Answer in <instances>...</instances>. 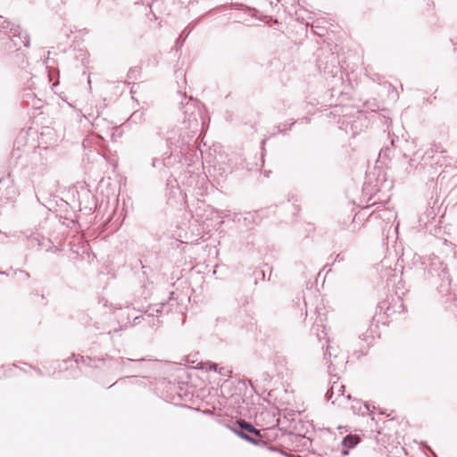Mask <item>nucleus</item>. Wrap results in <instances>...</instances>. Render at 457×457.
<instances>
[{
  "label": "nucleus",
  "mask_w": 457,
  "mask_h": 457,
  "mask_svg": "<svg viewBox=\"0 0 457 457\" xmlns=\"http://www.w3.org/2000/svg\"><path fill=\"white\" fill-rule=\"evenodd\" d=\"M79 361L84 363L85 365L87 366H90V367H95V368H99L100 365H99V361H97V360L96 359H92L90 357H84V356H79L78 355L77 359H76V362L77 364L79 362Z\"/></svg>",
  "instance_id": "18"
},
{
  "label": "nucleus",
  "mask_w": 457,
  "mask_h": 457,
  "mask_svg": "<svg viewBox=\"0 0 457 457\" xmlns=\"http://www.w3.org/2000/svg\"><path fill=\"white\" fill-rule=\"evenodd\" d=\"M360 443V437L356 435H347L342 440L343 448L341 449V453L343 455H347L349 453V449L355 447Z\"/></svg>",
  "instance_id": "11"
},
{
  "label": "nucleus",
  "mask_w": 457,
  "mask_h": 457,
  "mask_svg": "<svg viewBox=\"0 0 457 457\" xmlns=\"http://www.w3.org/2000/svg\"><path fill=\"white\" fill-rule=\"evenodd\" d=\"M197 133L193 132L191 129H186L182 122L180 128L173 129L169 132L167 143L170 146L173 145L175 148H179L180 154H183Z\"/></svg>",
  "instance_id": "7"
},
{
  "label": "nucleus",
  "mask_w": 457,
  "mask_h": 457,
  "mask_svg": "<svg viewBox=\"0 0 457 457\" xmlns=\"http://www.w3.org/2000/svg\"><path fill=\"white\" fill-rule=\"evenodd\" d=\"M145 112L144 108L136 110L129 117V121L135 124H139L145 121Z\"/></svg>",
  "instance_id": "15"
},
{
  "label": "nucleus",
  "mask_w": 457,
  "mask_h": 457,
  "mask_svg": "<svg viewBox=\"0 0 457 457\" xmlns=\"http://www.w3.org/2000/svg\"><path fill=\"white\" fill-rule=\"evenodd\" d=\"M328 58H330V65L328 64V62L325 63L320 58L317 62L318 68L325 76L336 77L341 69L339 65L336 64L337 60L333 54H330Z\"/></svg>",
  "instance_id": "9"
},
{
  "label": "nucleus",
  "mask_w": 457,
  "mask_h": 457,
  "mask_svg": "<svg viewBox=\"0 0 457 457\" xmlns=\"http://www.w3.org/2000/svg\"><path fill=\"white\" fill-rule=\"evenodd\" d=\"M327 348L324 353V356L327 359L328 356L329 357V364H328V373L330 375V382L332 383L331 387L327 391L325 397L328 401L332 400L334 395H337L338 396H341L344 395L345 392V386L338 384V377L336 374H333V371L336 370V368L339 364H343V360L339 362L337 361V355L334 353L335 349L333 346L329 345V339H327Z\"/></svg>",
  "instance_id": "5"
},
{
  "label": "nucleus",
  "mask_w": 457,
  "mask_h": 457,
  "mask_svg": "<svg viewBox=\"0 0 457 457\" xmlns=\"http://www.w3.org/2000/svg\"><path fill=\"white\" fill-rule=\"evenodd\" d=\"M364 406H365V408H366V410H367V411H370V404L365 403V404H364Z\"/></svg>",
  "instance_id": "36"
},
{
  "label": "nucleus",
  "mask_w": 457,
  "mask_h": 457,
  "mask_svg": "<svg viewBox=\"0 0 457 457\" xmlns=\"http://www.w3.org/2000/svg\"><path fill=\"white\" fill-rule=\"evenodd\" d=\"M197 25V21H193L183 29L181 33H183L184 38L183 41L188 37V35L193 31L195 27Z\"/></svg>",
  "instance_id": "19"
},
{
  "label": "nucleus",
  "mask_w": 457,
  "mask_h": 457,
  "mask_svg": "<svg viewBox=\"0 0 457 457\" xmlns=\"http://www.w3.org/2000/svg\"><path fill=\"white\" fill-rule=\"evenodd\" d=\"M359 338L367 342L368 345L370 344V339H372V337L370 335H368L367 333H363L362 335H361L359 337Z\"/></svg>",
  "instance_id": "23"
},
{
  "label": "nucleus",
  "mask_w": 457,
  "mask_h": 457,
  "mask_svg": "<svg viewBox=\"0 0 457 457\" xmlns=\"http://www.w3.org/2000/svg\"><path fill=\"white\" fill-rule=\"evenodd\" d=\"M20 273L25 278H29L30 276H29V273L25 271V270H20Z\"/></svg>",
  "instance_id": "31"
},
{
  "label": "nucleus",
  "mask_w": 457,
  "mask_h": 457,
  "mask_svg": "<svg viewBox=\"0 0 457 457\" xmlns=\"http://www.w3.org/2000/svg\"><path fill=\"white\" fill-rule=\"evenodd\" d=\"M453 45L454 47V51L457 52V38H456V41H453Z\"/></svg>",
  "instance_id": "35"
},
{
  "label": "nucleus",
  "mask_w": 457,
  "mask_h": 457,
  "mask_svg": "<svg viewBox=\"0 0 457 457\" xmlns=\"http://www.w3.org/2000/svg\"><path fill=\"white\" fill-rule=\"evenodd\" d=\"M395 312H403V303H402V300L399 297L397 298L396 302L394 304H391L386 308V312L387 316H390L392 315V313Z\"/></svg>",
  "instance_id": "16"
},
{
  "label": "nucleus",
  "mask_w": 457,
  "mask_h": 457,
  "mask_svg": "<svg viewBox=\"0 0 457 457\" xmlns=\"http://www.w3.org/2000/svg\"><path fill=\"white\" fill-rule=\"evenodd\" d=\"M427 212H428V213H425L424 215H427V218H428V219L430 216H432V215H433V217L435 216V212H434V210H430V211H429V210H428V211H427Z\"/></svg>",
  "instance_id": "30"
},
{
  "label": "nucleus",
  "mask_w": 457,
  "mask_h": 457,
  "mask_svg": "<svg viewBox=\"0 0 457 457\" xmlns=\"http://www.w3.org/2000/svg\"><path fill=\"white\" fill-rule=\"evenodd\" d=\"M142 320L146 321L151 327H154L156 322H159V320L154 318V313L145 312L144 315L137 316L133 319L132 326L139 325Z\"/></svg>",
  "instance_id": "14"
},
{
  "label": "nucleus",
  "mask_w": 457,
  "mask_h": 457,
  "mask_svg": "<svg viewBox=\"0 0 457 457\" xmlns=\"http://www.w3.org/2000/svg\"><path fill=\"white\" fill-rule=\"evenodd\" d=\"M325 328L320 325H317L316 330H317V337L318 339L320 341L322 338L326 337V332L324 331Z\"/></svg>",
  "instance_id": "21"
},
{
  "label": "nucleus",
  "mask_w": 457,
  "mask_h": 457,
  "mask_svg": "<svg viewBox=\"0 0 457 457\" xmlns=\"http://www.w3.org/2000/svg\"><path fill=\"white\" fill-rule=\"evenodd\" d=\"M158 162V160H157L156 158H154V159L152 160V167H153V168H155V167H156V162Z\"/></svg>",
  "instance_id": "33"
},
{
  "label": "nucleus",
  "mask_w": 457,
  "mask_h": 457,
  "mask_svg": "<svg viewBox=\"0 0 457 457\" xmlns=\"http://www.w3.org/2000/svg\"><path fill=\"white\" fill-rule=\"evenodd\" d=\"M0 33H4V36L15 34L19 37L21 35V26L0 16ZM21 35L25 36L22 33Z\"/></svg>",
  "instance_id": "10"
},
{
  "label": "nucleus",
  "mask_w": 457,
  "mask_h": 457,
  "mask_svg": "<svg viewBox=\"0 0 457 457\" xmlns=\"http://www.w3.org/2000/svg\"><path fill=\"white\" fill-rule=\"evenodd\" d=\"M3 272L0 271V274H2Z\"/></svg>",
  "instance_id": "39"
},
{
  "label": "nucleus",
  "mask_w": 457,
  "mask_h": 457,
  "mask_svg": "<svg viewBox=\"0 0 457 457\" xmlns=\"http://www.w3.org/2000/svg\"><path fill=\"white\" fill-rule=\"evenodd\" d=\"M21 33L25 36L20 35L18 37L15 34H11V37L15 38V43H21V46L28 47L29 46V36L26 30L21 28Z\"/></svg>",
  "instance_id": "17"
},
{
  "label": "nucleus",
  "mask_w": 457,
  "mask_h": 457,
  "mask_svg": "<svg viewBox=\"0 0 457 457\" xmlns=\"http://www.w3.org/2000/svg\"><path fill=\"white\" fill-rule=\"evenodd\" d=\"M390 139V145H385L379 152V158L390 159L400 158L404 156L413 155L417 153V144L415 139H410L402 136L401 137L388 133Z\"/></svg>",
  "instance_id": "3"
},
{
  "label": "nucleus",
  "mask_w": 457,
  "mask_h": 457,
  "mask_svg": "<svg viewBox=\"0 0 457 457\" xmlns=\"http://www.w3.org/2000/svg\"><path fill=\"white\" fill-rule=\"evenodd\" d=\"M141 364H127L123 366L122 374L126 375L125 378L137 377L143 372V365Z\"/></svg>",
  "instance_id": "12"
},
{
  "label": "nucleus",
  "mask_w": 457,
  "mask_h": 457,
  "mask_svg": "<svg viewBox=\"0 0 457 457\" xmlns=\"http://www.w3.org/2000/svg\"><path fill=\"white\" fill-rule=\"evenodd\" d=\"M209 364V370H214V371H217L218 370V364L216 363H212V362H210L208 363Z\"/></svg>",
  "instance_id": "29"
},
{
  "label": "nucleus",
  "mask_w": 457,
  "mask_h": 457,
  "mask_svg": "<svg viewBox=\"0 0 457 457\" xmlns=\"http://www.w3.org/2000/svg\"><path fill=\"white\" fill-rule=\"evenodd\" d=\"M97 361L101 362L104 366H105L112 371L116 372L118 374H122L123 366L127 364H141L142 362H145L146 361L144 358L131 359L124 357H106L97 359Z\"/></svg>",
  "instance_id": "8"
},
{
  "label": "nucleus",
  "mask_w": 457,
  "mask_h": 457,
  "mask_svg": "<svg viewBox=\"0 0 457 457\" xmlns=\"http://www.w3.org/2000/svg\"><path fill=\"white\" fill-rule=\"evenodd\" d=\"M164 305H166V303H162L158 304V308L155 309V312H160L161 309L163 308Z\"/></svg>",
  "instance_id": "32"
},
{
  "label": "nucleus",
  "mask_w": 457,
  "mask_h": 457,
  "mask_svg": "<svg viewBox=\"0 0 457 457\" xmlns=\"http://www.w3.org/2000/svg\"><path fill=\"white\" fill-rule=\"evenodd\" d=\"M175 76H176V79H183V83H186L185 73L183 71H179V70L176 71Z\"/></svg>",
  "instance_id": "25"
},
{
  "label": "nucleus",
  "mask_w": 457,
  "mask_h": 457,
  "mask_svg": "<svg viewBox=\"0 0 457 457\" xmlns=\"http://www.w3.org/2000/svg\"><path fill=\"white\" fill-rule=\"evenodd\" d=\"M230 429L239 437L254 445H259L263 443V436L261 434V430L254 428L253 425L245 420H237L230 427Z\"/></svg>",
  "instance_id": "6"
},
{
  "label": "nucleus",
  "mask_w": 457,
  "mask_h": 457,
  "mask_svg": "<svg viewBox=\"0 0 457 457\" xmlns=\"http://www.w3.org/2000/svg\"><path fill=\"white\" fill-rule=\"evenodd\" d=\"M37 373H38L39 375H42V372H41V370H37Z\"/></svg>",
  "instance_id": "37"
},
{
  "label": "nucleus",
  "mask_w": 457,
  "mask_h": 457,
  "mask_svg": "<svg viewBox=\"0 0 457 457\" xmlns=\"http://www.w3.org/2000/svg\"><path fill=\"white\" fill-rule=\"evenodd\" d=\"M137 68L130 69L129 71V72H128V78H129V79H137Z\"/></svg>",
  "instance_id": "24"
},
{
  "label": "nucleus",
  "mask_w": 457,
  "mask_h": 457,
  "mask_svg": "<svg viewBox=\"0 0 457 457\" xmlns=\"http://www.w3.org/2000/svg\"><path fill=\"white\" fill-rule=\"evenodd\" d=\"M427 271L431 278H437L441 281L436 289L443 298L445 308L453 312L457 310V291L452 287L447 266L437 256H434L430 259Z\"/></svg>",
  "instance_id": "1"
},
{
  "label": "nucleus",
  "mask_w": 457,
  "mask_h": 457,
  "mask_svg": "<svg viewBox=\"0 0 457 457\" xmlns=\"http://www.w3.org/2000/svg\"><path fill=\"white\" fill-rule=\"evenodd\" d=\"M293 125L294 122H291L288 127L286 124H283V128H281V126H278V133H284L285 130L290 129Z\"/></svg>",
  "instance_id": "26"
},
{
  "label": "nucleus",
  "mask_w": 457,
  "mask_h": 457,
  "mask_svg": "<svg viewBox=\"0 0 457 457\" xmlns=\"http://www.w3.org/2000/svg\"><path fill=\"white\" fill-rule=\"evenodd\" d=\"M216 372H218L221 376L230 377V374L232 371L227 368L221 367V368L218 369V370Z\"/></svg>",
  "instance_id": "22"
},
{
  "label": "nucleus",
  "mask_w": 457,
  "mask_h": 457,
  "mask_svg": "<svg viewBox=\"0 0 457 457\" xmlns=\"http://www.w3.org/2000/svg\"><path fill=\"white\" fill-rule=\"evenodd\" d=\"M176 101L180 108H184L183 123L186 129H191L193 132L202 131L204 121L199 107V102L192 96H187L185 92L179 90Z\"/></svg>",
  "instance_id": "2"
},
{
  "label": "nucleus",
  "mask_w": 457,
  "mask_h": 457,
  "mask_svg": "<svg viewBox=\"0 0 457 457\" xmlns=\"http://www.w3.org/2000/svg\"><path fill=\"white\" fill-rule=\"evenodd\" d=\"M35 241H37V245H40V243L38 242V239H37V238H36V237H34V238H32V239H31V244H32V245H34V242H35Z\"/></svg>",
  "instance_id": "34"
},
{
  "label": "nucleus",
  "mask_w": 457,
  "mask_h": 457,
  "mask_svg": "<svg viewBox=\"0 0 457 457\" xmlns=\"http://www.w3.org/2000/svg\"><path fill=\"white\" fill-rule=\"evenodd\" d=\"M40 102H41V100L37 98V96H36V97L33 98V100L31 102V104L35 108H39L40 107V105H39Z\"/></svg>",
  "instance_id": "27"
},
{
  "label": "nucleus",
  "mask_w": 457,
  "mask_h": 457,
  "mask_svg": "<svg viewBox=\"0 0 457 457\" xmlns=\"http://www.w3.org/2000/svg\"><path fill=\"white\" fill-rule=\"evenodd\" d=\"M2 47L6 52H16L21 47V43H15V38L11 34L3 37Z\"/></svg>",
  "instance_id": "13"
},
{
  "label": "nucleus",
  "mask_w": 457,
  "mask_h": 457,
  "mask_svg": "<svg viewBox=\"0 0 457 457\" xmlns=\"http://www.w3.org/2000/svg\"><path fill=\"white\" fill-rule=\"evenodd\" d=\"M428 5H430V0H428Z\"/></svg>",
  "instance_id": "38"
},
{
  "label": "nucleus",
  "mask_w": 457,
  "mask_h": 457,
  "mask_svg": "<svg viewBox=\"0 0 457 457\" xmlns=\"http://www.w3.org/2000/svg\"><path fill=\"white\" fill-rule=\"evenodd\" d=\"M183 38H184V36H183V33H181L179 35V37L177 38V40H176V45L177 46H179V45L182 46L183 43H184Z\"/></svg>",
  "instance_id": "28"
},
{
  "label": "nucleus",
  "mask_w": 457,
  "mask_h": 457,
  "mask_svg": "<svg viewBox=\"0 0 457 457\" xmlns=\"http://www.w3.org/2000/svg\"><path fill=\"white\" fill-rule=\"evenodd\" d=\"M433 150H428L424 154L414 153L413 155L396 158L395 174L399 179H404L414 170L425 169L429 159H433Z\"/></svg>",
  "instance_id": "4"
},
{
  "label": "nucleus",
  "mask_w": 457,
  "mask_h": 457,
  "mask_svg": "<svg viewBox=\"0 0 457 457\" xmlns=\"http://www.w3.org/2000/svg\"><path fill=\"white\" fill-rule=\"evenodd\" d=\"M34 97H36V95L30 89H26L24 91L23 98L27 104H30V100L32 101Z\"/></svg>",
  "instance_id": "20"
}]
</instances>
